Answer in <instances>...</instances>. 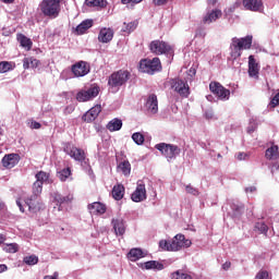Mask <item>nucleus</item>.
Returning a JSON list of instances; mask_svg holds the SVG:
<instances>
[{"label":"nucleus","mask_w":279,"mask_h":279,"mask_svg":"<svg viewBox=\"0 0 279 279\" xmlns=\"http://www.w3.org/2000/svg\"><path fill=\"white\" fill-rule=\"evenodd\" d=\"M209 90L219 98L220 101H228V99H230V89L223 87L219 82H211L209 84Z\"/></svg>","instance_id":"9"},{"label":"nucleus","mask_w":279,"mask_h":279,"mask_svg":"<svg viewBox=\"0 0 279 279\" xmlns=\"http://www.w3.org/2000/svg\"><path fill=\"white\" fill-rule=\"evenodd\" d=\"M111 193L113 199H117V202H119L123 199V195H125V186H123V184L114 185Z\"/></svg>","instance_id":"24"},{"label":"nucleus","mask_w":279,"mask_h":279,"mask_svg":"<svg viewBox=\"0 0 279 279\" xmlns=\"http://www.w3.org/2000/svg\"><path fill=\"white\" fill-rule=\"evenodd\" d=\"M101 113V105H96L93 108H90L83 117L82 120L85 123H93V121H95V119H97L99 117V114Z\"/></svg>","instance_id":"15"},{"label":"nucleus","mask_w":279,"mask_h":279,"mask_svg":"<svg viewBox=\"0 0 279 279\" xmlns=\"http://www.w3.org/2000/svg\"><path fill=\"white\" fill-rule=\"evenodd\" d=\"M140 71H142V73H148V75H154V73L158 71H162V64L160 63V58L155 57L154 59L141 60Z\"/></svg>","instance_id":"5"},{"label":"nucleus","mask_w":279,"mask_h":279,"mask_svg":"<svg viewBox=\"0 0 279 279\" xmlns=\"http://www.w3.org/2000/svg\"><path fill=\"white\" fill-rule=\"evenodd\" d=\"M20 161L21 156L19 154H9L2 158V166L5 169H14V167H16L17 162Z\"/></svg>","instance_id":"16"},{"label":"nucleus","mask_w":279,"mask_h":279,"mask_svg":"<svg viewBox=\"0 0 279 279\" xmlns=\"http://www.w3.org/2000/svg\"><path fill=\"white\" fill-rule=\"evenodd\" d=\"M159 247L163 250V252H173L171 250V242H168L167 240H161L159 242Z\"/></svg>","instance_id":"44"},{"label":"nucleus","mask_w":279,"mask_h":279,"mask_svg":"<svg viewBox=\"0 0 279 279\" xmlns=\"http://www.w3.org/2000/svg\"><path fill=\"white\" fill-rule=\"evenodd\" d=\"M3 252L8 254H16L19 252V245L16 243L4 244Z\"/></svg>","instance_id":"37"},{"label":"nucleus","mask_w":279,"mask_h":279,"mask_svg":"<svg viewBox=\"0 0 279 279\" xmlns=\"http://www.w3.org/2000/svg\"><path fill=\"white\" fill-rule=\"evenodd\" d=\"M252 40H253L252 35H248L243 38L233 37L231 39V45H230L231 58H233V60H236V58H241V51H243V49L245 50L252 49Z\"/></svg>","instance_id":"1"},{"label":"nucleus","mask_w":279,"mask_h":279,"mask_svg":"<svg viewBox=\"0 0 279 279\" xmlns=\"http://www.w3.org/2000/svg\"><path fill=\"white\" fill-rule=\"evenodd\" d=\"M231 266H232V263L226 262L225 264H222V269H225V271H228V269H230Z\"/></svg>","instance_id":"52"},{"label":"nucleus","mask_w":279,"mask_h":279,"mask_svg":"<svg viewBox=\"0 0 279 279\" xmlns=\"http://www.w3.org/2000/svg\"><path fill=\"white\" fill-rule=\"evenodd\" d=\"M71 175V168H64L58 172V178L61 182H66V179Z\"/></svg>","instance_id":"39"},{"label":"nucleus","mask_w":279,"mask_h":279,"mask_svg":"<svg viewBox=\"0 0 279 279\" xmlns=\"http://www.w3.org/2000/svg\"><path fill=\"white\" fill-rule=\"evenodd\" d=\"M245 191L246 193H254V191H256V187L255 186L246 187Z\"/></svg>","instance_id":"55"},{"label":"nucleus","mask_w":279,"mask_h":279,"mask_svg":"<svg viewBox=\"0 0 279 279\" xmlns=\"http://www.w3.org/2000/svg\"><path fill=\"white\" fill-rule=\"evenodd\" d=\"M121 128H123V121H121L120 119H117V118L111 120L107 124V130H109V132H119V130H121Z\"/></svg>","instance_id":"29"},{"label":"nucleus","mask_w":279,"mask_h":279,"mask_svg":"<svg viewBox=\"0 0 279 279\" xmlns=\"http://www.w3.org/2000/svg\"><path fill=\"white\" fill-rule=\"evenodd\" d=\"M112 38H114V32L111 28L100 29L98 35L99 43H110Z\"/></svg>","instance_id":"23"},{"label":"nucleus","mask_w":279,"mask_h":279,"mask_svg":"<svg viewBox=\"0 0 279 279\" xmlns=\"http://www.w3.org/2000/svg\"><path fill=\"white\" fill-rule=\"evenodd\" d=\"M40 65V61L34 57L24 58L23 69H37Z\"/></svg>","instance_id":"28"},{"label":"nucleus","mask_w":279,"mask_h":279,"mask_svg":"<svg viewBox=\"0 0 279 279\" xmlns=\"http://www.w3.org/2000/svg\"><path fill=\"white\" fill-rule=\"evenodd\" d=\"M146 108L150 114H156L158 112V96L151 94L148 96L146 101Z\"/></svg>","instance_id":"20"},{"label":"nucleus","mask_w":279,"mask_h":279,"mask_svg":"<svg viewBox=\"0 0 279 279\" xmlns=\"http://www.w3.org/2000/svg\"><path fill=\"white\" fill-rule=\"evenodd\" d=\"M0 134H1V128H0Z\"/></svg>","instance_id":"62"},{"label":"nucleus","mask_w":279,"mask_h":279,"mask_svg":"<svg viewBox=\"0 0 279 279\" xmlns=\"http://www.w3.org/2000/svg\"><path fill=\"white\" fill-rule=\"evenodd\" d=\"M0 210H3V203L0 202Z\"/></svg>","instance_id":"60"},{"label":"nucleus","mask_w":279,"mask_h":279,"mask_svg":"<svg viewBox=\"0 0 279 279\" xmlns=\"http://www.w3.org/2000/svg\"><path fill=\"white\" fill-rule=\"evenodd\" d=\"M85 5L104 10V8H108V0H85Z\"/></svg>","instance_id":"25"},{"label":"nucleus","mask_w":279,"mask_h":279,"mask_svg":"<svg viewBox=\"0 0 279 279\" xmlns=\"http://www.w3.org/2000/svg\"><path fill=\"white\" fill-rule=\"evenodd\" d=\"M111 223L117 235L123 236L125 234V222L122 218H113Z\"/></svg>","instance_id":"21"},{"label":"nucleus","mask_w":279,"mask_h":279,"mask_svg":"<svg viewBox=\"0 0 279 279\" xmlns=\"http://www.w3.org/2000/svg\"><path fill=\"white\" fill-rule=\"evenodd\" d=\"M123 25L124 26L122 28V32H125L126 34H132V32H134V29H136V23H134V22L124 23Z\"/></svg>","instance_id":"43"},{"label":"nucleus","mask_w":279,"mask_h":279,"mask_svg":"<svg viewBox=\"0 0 279 279\" xmlns=\"http://www.w3.org/2000/svg\"><path fill=\"white\" fill-rule=\"evenodd\" d=\"M35 178H36V182H41V184H45V182L49 180V173L45 171H39L36 173Z\"/></svg>","instance_id":"40"},{"label":"nucleus","mask_w":279,"mask_h":279,"mask_svg":"<svg viewBox=\"0 0 279 279\" xmlns=\"http://www.w3.org/2000/svg\"><path fill=\"white\" fill-rule=\"evenodd\" d=\"M195 38H206V31L202 27H198L195 32Z\"/></svg>","instance_id":"46"},{"label":"nucleus","mask_w":279,"mask_h":279,"mask_svg":"<svg viewBox=\"0 0 279 279\" xmlns=\"http://www.w3.org/2000/svg\"><path fill=\"white\" fill-rule=\"evenodd\" d=\"M62 0H43L39 4V10L44 16L49 19H58L60 16Z\"/></svg>","instance_id":"2"},{"label":"nucleus","mask_w":279,"mask_h":279,"mask_svg":"<svg viewBox=\"0 0 279 279\" xmlns=\"http://www.w3.org/2000/svg\"><path fill=\"white\" fill-rule=\"evenodd\" d=\"M217 1L219 0H207L208 5H217Z\"/></svg>","instance_id":"56"},{"label":"nucleus","mask_w":279,"mask_h":279,"mask_svg":"<svg viewBox=\"0 0 279 279\" xmlns=\"http://www.w3.org/2000/svg\"><path fill=\"white\" fill-rule=\"evenodd\" d=\"M3 3H14V0H2Z\"/></svg>","instance_id":"58"},{"label":"nucleus","mask_w":279,"mask_h":279,"mask_svg":"<svg viewBox=\"0 0 279 279\" xmlns=\"http://www.w3.org/2000/svg\"><path fill=\"white\" fill-rule=\"evenodd\" d=\"M218 158H221V155H220V154H218Z\"/></svg>","instance_id":"61"},{"label":"nucleus","mask_w":279,"mask_h":279,"mask_svg":"<svg viewBox=\"0 0 279 279\" xmlns=\"http://www.w3.org/2000/svg\"><path fill=\"white\" fill-rule=\"evenodd\" d=\"M132 202H145L147 199V189H145V183L143 181L137 182L135 191L131 195Z\"/></svg>","instance_id":"14"},{"label":"nucleus","mask_w":279,"mask_h":279,"mask_svg":"<svg viewBox=\"0 0 279 279\" xmlns=\"http://www.w3.org/2000/svg\"><path fill=\"white\" fill-rule=\"evenodd\" d=\"M185 191H186V193H189L190 195H194V196L199 195V190L193 187L192 185H186V186H185Z\"/></svg>","instance_id":"45"},{"label":"nucleus","mask_w":279,"mask_h":279,"mask_svg":"<svg viewBox=\"0 0 279 279\" xmlns=\"http://www.w3.org/2000/svg\"><path fill=\"white\" fill-rule=\"evenodd\" d=\"M171 279H193V277L182 270H177L171 274Z\"/></svg>","instance_id":"36"},{"label":"nucleus","mask_w":279,"mask_h":279,"mask_svg":"<svg viewBox=\"0 0 279 279\" xmlns=\"http://www.w3.org/2000/svg\"><path fill=\"white\" fill-rule=\"evenodd\" d=\"M54 202L57 204H71L73 202V194H68L66 196H62V194H54Z\"/></svg>","instance_id":"32"},{"label":"nucleus","mask_w":279,"mask_h":279,"mask_svg":"<svg viewBox=\"0 0 279 279\" xmlns=\"http://www.w3.org/2000/svg\"><path fill=\"white\" fill-rule=\"evenodd\" d=\"M74 77H84L90 73V63L78 61L71 66Z\"/></svg>","instance_id":"13"},{"label":"nucleus","mask_w":279,"mask_h":279,"mask_svg":"<svg viewBox=\"0 0 279 279\" xmlns=\"http://www.w3.org/2000/svg\"><path fill=\"white\" fill-rule=\"evenodd\" d=\"M144 268L146 269H156L157 271H162L165 269V265L162 263L156 260H149L144 263Z\"/></svg>","instance_id":"33"},{"label":"nucleus","mask_w":279,"mask_h":279,"mask_svg":"<svg viewBox=\"0 0 279 279\" xmlns=\"http://www.w3.org/2000/svg\"><path fill=\"white\" fill-rule=\"evenodd\" d=\"M260 71V65H258V62H256V59L254 56L248 57V75L250 77H254L255 80H258V73Z\"/></svg>","instance_id":"18"},{"label":"nucleus","mask_w":279,"mask_h":279,"mask_svg":"<svg viewBox=\"0 0 279 279\" xmlns=\"http://www.w3.org/2000/svg\"><path fill=\"white\" fill-rule=\"evenodd\" d=\"M17 40L20 41L21 47H23L26 51L32 50V39H29L27 36L23 34H17Z\"/></svg>","instance_id":"26"},{"label":"nucleus","mask_w":279,"mask_h":279,"mask_svg":"<svg viewBox=\"0 0 279 279\" xmlns=\"http://www.w3.org/2000/svg\"><path fill=\"white\" fill-rule=\"evenodd\" d=\"M16 205L19 206L21 213H25V209L23 208V204L21 203V199L16 201Z\"/></svg>","instance_id":"53"},{"label":"nucleus","mask_w":279,"mask_h":279,"mask_svg":"<svg viewBox=\"0 0 279 279\" xmlns=\"http://www.w3.org/2000/svg\"><path fill=\"white\" fill-rule=\"evenodd\" d=\"M43 193V182L35 181L33 184V195L25 201L31 213H38L43 208V203L38 202V196Z\"/></svg>","instance_id":"3"},{"label":"nucleus","mask_w":279,"mask_h":279,"mask_svg":"<svg viewBox=\"0 0 279 279\" xmlns=\"http://www.w3.org/2000/svg\"><path fill=\"white\" fill-rule=\"evenodd\" d=\"M64 151L68 154V156H70V158L76 160V162H86V151H84V149L68 144L64 147Z\"/></svg>","instance_id":"11"},{"label":"nucleus","mask_w":279,"mask_h":279,"mask_svg":"<svg viewBox=\"0 0 279 279\" xmlns=\"http://www.w3.org/2000/svg\"><path fill=\"white\" fill-rule=\"evenodd\" d=\"M221 16H223V12L219 9L208 11L203 17V25H210V23H215Z\"/></svg>","instance_id":"17"},{"label":"nucleus","mask_w":279,"mask_h":279,"mask_svg":"<svg viewBox=\"0 0 279 279\" xmlns=\"http://www.w3.org/2000/svg\"><path fill=\"white\" fill-rule=\"evenodd\" d=\"M8 71H12V62L10 61L0 62V73H8Z\"/></svg>","instance_id":"42"},{"label":"nucleus","mask_w":279,"mask_h":279,"mask_svg":"<svg viewBox=\"0 0 279 279\" xmlns=\"http://www.w3.org/2000/svg\"><path fill=\"white\" fill-rule=\"evenodd\" d=\"M153 2L155 3V5H167V3H169V0H153Z\"/></svg>","instance_id":"51"},{"label":"nucleus","mask_w":279,"mask_h":279,"mask_svg":"<svg viewBox=\"0 0 279 279\" xmlns=\"http://www.w3.org/2000/svg\"><path fill=\"white\" fill-rule=\"evenodd\" d=\"M265 156L267 160H278L279 158L278 146L272 145L269 148H267Z\"/></svg>","instance_id":"30"},{"label":"nucleus","mask_w":279,"mask_h":279,"mask_svg":"<svg viewBox=\"0 0 279 279\" xmlns=\"http://www.w3.org/2000/svg\"><path fill=\"white\" fill-rule=\"evenodd\" d=\"M87 208L92 215H105L107 210L106 205L99 202L89 204Z\"/></svg>","instance_id":"22"},{"label":"nucleus","mask_w":279,"mask_h":279,"mask_svg":"<svg viewBox=\"0 0 279 279\" xmlns=\"http://www.w3.org/2000/svg\"><path fill=\"white\" fill-rule=\"evenodd\" d=\"M155 149H158L161 156H165L167 160H173L182 154V148L175 144L159 143L155 146Z\"/></svg>","instance_id":"4"},{"label":"nucleus","mask_w":279,"mask_h":279,"mask_svg":"<svg viewBox=\"0 0 279 279\" xmlns=\"http://www.w3.org/2000/svg\"><path fill=\"white\" fill-rule=\"evenodd\" d=\"M118 169L123 173V175H130V173H132V165L128 160L121 161L118 165Z\"/></svg>","instance_id":"31"},{"label":"nucleus","mask_w":279,"mask_h":279,"mask_svg":"<svg viewBox=\"0 0 279 279\" xmlns=\"http://www.w3.org/2000/svg\"><path fill=\"white\" fill-rule=\"evenodd\" d=\"M90 27H93V20H85L76 26V33L78 35L86 34Z\"/></svg>","instance_id":"27"},{"label":"nucleus","mask_w":279,"mask_h":279,"mask_svg":"<svg viewBox=\"0 0 279 279\" xmlns=\"http://www.w3.org/2000/svg\"><path fill=\"white\" fill-rule=\"evenodd\" d=\"M190 245H193V242H191V240L186 239V236H184V234L179 233L170 242V250L172 252H180V250H184V248L189 247Z\"/></svg>","instance_id":"10"},{"label":"nucleus","mask_w":279,"mask_h":279,"mask_svg":"<svg viewBox=\"0 0 279 279\" xmlns=\"http://www.w3.org/2000/svg\"><path fill=\"white\" fill-rule=\"evenodd\" d=\"M143 0H121L122 5H128L129 3H132L133 5H136L138 3H142Z\"/></svg>","instance_id":"49"},{"label":"nucleus","mask_w":279,"mask_h":279,"mask_svg":"<svg viewBox=\"0 0 279 279\" xmlns=\"http://www.w3.org/2000/svg\"><path fill=\"white\" fill-rule=\"evenodd\" d=\"M40 128H43V125L39 122L37 121L31 122V130H40Z\"/></svg>","instance_id":"50"},{"label":"nucleus","mask_w":279,"mask_h":279,"mask_svg":"<svg viewBox=\"0 0 279 279\" xmlns=\"http://www.w3.org/2000/svg\"><path fill=\"white\" fill-rule=\"evenodd\" d=\"M132 140L136 145H143V143H145V135H143V133L137 132L132 135Z\"/></svg>","instance_id":"41"},{"label":"nucleus","mask_w":279,"mask_h":279,"mask_svg":"<svg viewBox=\"0 0 279 279\" xmlns=\"http://www.w3.org/2000/svg\"><path fill=\"white\" fill-rule=\"evenodd\" d=\"M23 263H25V265H29V266L38 265V256H36V255L25 256L23 258Z\"/></svg>","instance_id":"38"},{"label":"nucleus","mask_w":279,"mask_h":279,"mask_svg":"<svg viewBox=\"0 0 279 279\" xmlns=\"http://www.w3.org/2000/svg\"><path fill=\"white\" fill-rule=\"evenodd\" d=\"M97 95H99V86H90L88 88L81 89L76 94V100L80 102L90 101V99H95Z\"/></svg>","instance_id":"12"},{"label":"nucleus","mask_w":279,"mask_h":279,"mask_svg":"<svg viewBox=\"0 0 279 279\" xmlns=\"http://www.w3.org/2000/svg\"><path fill=\"white\" fill-rule=\"evenodd\" d=\"M170 84L172 90L178 93L180 97L186 98L191 95V87H189V83L186 81H182L181 78H172Z\"/></svg>","instance_id":"8"},{"label":"nucleus","mask_w":279,"mask_h":279,"mask_svg":"<svg viewBox=\"0 0 279 279\" xmlns=\"http://www.w3.org/2000/svg\"><path fill=\"white\" fill-rule=\"evenodd\" d=\"M255 279H269V272L267 270H262L257 272Z\"/></svg>","instance_id":"48"},{"label":"nucleus","mask_w":279,"mask_h":279,"mask_svg":"<svg viewBox=\"0 0 279 279\" xmlns=\"http://www.w3.org/2000/svg\"><path fill=\"white\" fill-rule=\"evenodd\" d=\"M2 243H5V235L0 234V245H1Z\"/></svg>","instance_id":"57"},{"label":"nucleus","mask_w":279,"mask_h":279,"mask_svg":"<svg viewBox=\"0 0 279 279\" xmlns=\"http://www.w3.org/2000/svg\"><path fill=\"white\" fill-rule=\"evenodd\" d=\"M190 73H193V75H195L196 73L195 69H190Z\"/></svg>","instance_id":"59"},{"label":"nucleus","mask_w":279,"mask_h":279,"mask_svg":"<svg viewBox=\"0 0 279 279\" xmlns=\"http://www.w3.org/2000/svg\"><path fill=\"white\" fill-rule=\"evenodd\" d=\"M149 50L155 56H165L167 53H171L173 48L167 41L155 39L149 44Z\"/></svg>","instance_id":"7"},{"label":"nucleus","mask_w":279,"mask_h":279,"mask_svg":"<svg viewBox=\"0 0 279 279\" xmlns=\"http://www.w3.org/2000/svg\"><path fill=\"white\" fill-rule=\"evenodd\" d=\"M242 4L245 10L251 12H260L263 10V0H243Z\"/></svg>","instance_id":"19"},{"label":"nucleus","mask_w":279,"mask_h":279,"mask_svg":"<svg viewBox=\"0 0 279 279\" xmlns=\"http://www.w3.org/2000/svg\"><path fill=\"white\" fill-rule=\"evenodd\" d=\"M255 230L259 234H265V236H267V232H269V227L265 222L260 221L255 223Z\"/></svg>","instance_id":"35"},{"label":"nucleus","mask_w":279,"mask_h":279,"mask_svg":"<svg viewBox=\"0 0 279 279\" xmlns=\"http://www.w3.org/2000/svg\"><path fill=\"white\" fill-rule=\"evenodd\" d=\"M128 258H130L133 263H136V260H140V258H143V250L132 248L128 254Z\"/></svg>","instance_id":"34"},{"label":"nucleus","mask_w":279,"mask_h":279,"mask_svg":"<svg viewBox=\"0 0 279 279\" xmlns=\"http://www.w3.org/2000/svg\"><path fill=\"white\" fill-rule=\"evenodd\" d=\"M236 160H250V154L247 153H238L235 155Z\"/></svg>","instance_id":"47"},{"label":"nucleus","mask_w":279,"mask_h":279,"mask_svg":"<svg viewBox=\"0 0 279 279\" xmlns=\"http://www.w3.org/2000/svg\"><path fill=\"white\" fill-rule=\"evenodd\" d=\"M130 71L119 70L117 72H113L109 76L108 84L111 88H120V86H123L128 83V80H130Z\"/></svg>","instance_id":"6"},{"label":"nucleus","mask_w":279,"mask_h":279,"mask_svg":"<svg viewBox=\"0 0 279 279\" xmlns=\"http://www.w3.org/2000/svg\"><path fill=\"white\" fill-rule=\"evenodd\" d=\"M3 271H8V266L5 264H0V274H3Z\"/></svg>","instance_id":"54"}]
</instances>
